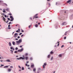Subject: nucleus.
I'll use <instances>...</instances> for the list:
<instances>
[{
	"mask_svg": "<svg viewBox=\"0 0 73 73\" xmlns=\"http://www.w3.org/2000/svg\"><path fill=\"white\" fill-rule=\"evenodd\" d=\"M53 53V51H51L50 52V54H52Z\"/></svg>",
	"mask_w": 73,
	"mask_h": 73,
	"instance_id": "aec40b11",
	"label": "nucleus"
},
{
	"mask_svg": "<svg viewBox=\"0 0 73 73\" xmlns=\"http://www.w3.org/2000/svg\"><path fill=\"white\" fill-rule=\"evenodd\" d=\"M20 48H22V46H20Z\"/></svg>",
	"mask_w": 73,
	"mask_h": 73,
	"instance_id": "680f3d73",
	"label": "nucleus"
},
{
	"mask_svg": "<svg viewBox=\"0 0 73 73\" xmlns=\"http://www.w3.org/2000/svg\"><path fill=\"white\" fill-rule=\"evenodd\" d=\"M10 26H11V25H8V27H10Z\"/></svg>",
	"mask_w": 73,
	"mask_h": 73,
	"instance_id": "8fccbe9b",
	"label": "nucleus"
},
{
	"mask_svg": "<svg viewBox=\"0 0 73 73\" xmlns=\"http://www.w3.org/2000/svg\"><path fill=\"white\" fill-rule=\"evenodd\" d=\"M23 36H24V35H21V37H23Z\"/></svg>",
	"mask_w": 73,
	"mask_h": 73,
	"instance_id": "e433bc0d",
	"label": "nucleus"
},
{
	"mask_svg": "<svg viewBox=\"0 0 73 73\" xmlns=\"http://www.w3.org/2000/svg\"><path fill=\"white\" fill-rule=\"evenodd\" d=\"M46 63H45L44 64V65H43V69H44V68H45V66H46Z\"/></svg>",
	"mask_w": 73,
	"mask_h": 73,
	"instance_id": "20e7f679",
	"label": "nucleus"
},
{
	"mask_svg": "<svg viewBox=\"0 0 73 73\" xmlns=\"http://www.w3.org/2000/svg\"><path fill=\"white\" fill-rule=\"evenodd\" d=\"M14 53H17V51H15Z\"/></svg>",
	"mask_w": 73,
	"mask_h": 73,
	"instance_id": "bb28decb",
	"label": "nucleus"
},
{
	"mask_svg": "<svg viewBox=\"0 0 73 73\" xmlns=\"http://www.w3.org/2000/svg\"><path fill=\"white\" fill-rule=\"evenodd\" d=\"M11 29V27H8V29Z\"/></svg>",
	"mask_w": 73,
	"mask_h": 73,
	"instance_id": "de8ad7c7",
	"label": "nucleus"
},
{
	"mask_svg": "<svg viewBox=\"0 0 73 73\" xmlns=\"http://www.w3.org/2000/svg\"><path fill=\"white\" fill-rule=\"evenodd\" d=\"M26 63H27V64H28L29 63V61H27L26 62Z\"/></svg>",
	"mask_w": 73,
	"mask_h": 73,
	"instance_id": "58836bf2",
	"label": "nucleus"
},
{
	"mask_svg": "<svg viewBox=\"0 0 73 73\" xmlns=\"http://www.w3.org/2000/svg\"><path fill=\"white\" fill-rule=\"evenodd\" d=\"M9 24H11V22H10Z\"/></svg>",
	"mask_w": 73,
	"mask_h": 73,
	"instance_id": "3c124183",
	"label": "nucleus"
},
{
	"mask_svg": "<svg viewBox=\"0 0 73 73\" xmlns=\"http://www.w3.org/2000/svg\"><path fill=\"white\" fill-rule=\"evenodd\" d=\"M38 24L39 25H40V22H39L38 23Z\"/></svg>",
	"mask_w": 73,
	"mask_h": 73,
	"instance_id": "bf43d9fd",
	"label": "nucleus"
},
{
	"mask_svg": "<svg viewBox=\"0 0 73 73\" xmlns=\"http://www.w3.org/2000/svg\"><path fill=\"white\" fill-rule=\"evenodd\" d=\"M15 40H18V38H15Z\"/></svg>",
	"mask_w": 73,
	"mask_h": 73,
	"instance_id": "c03bdc74",
	"label": "nucleus"
},
{
	"mask_svg": "<svg viewBox=\"0 0 73 73\" xmlns=\"http://www.w3.org/2000/svg\"><path fill=\"white\" fill-rule=\"evenodd\" d=\"M22 70H24V68L23 67H22Z\"/></svg>",
	"mask_w": 73,
	"mask_h": 73,
	"instance_id": "c85d7f7f",
	"label": "nucleus"
},
{
	"mask_svg": "<svg viewBox=\"0 0 73 73\" xmlns=\"http://www.w3.org/2000/svg\"><path fill=\"white\" fill-rule=\"evenodd\" d=\"M35 27H38V25H35Z\"/></svg>",
	"mask_w": 73,
	"mask_h": 73,
	"instance_id": "a878e982",
	"label": "nucleus"
},
{
	"mask_svg": "<svg viewBox=\"0 0 73 73\" xmlns=\"http://www.w3.org/2000/svg\"><path fill=\"white\" fill-rule=\"evenodd\" d=\"M16 32H17V33H18L19 32V31L18 30H17L16 31Z\"/></svg>",
	"mask_w": 73,
	"mask_h": 73,
	"instance_id": "ea45409f",
	"label": "nucleus"
},
{
	"mask_svg": "<svg viewBox=\"0 0 73 73\" xmlns=\"http://www.w3.org/2000/svg\"><path fill=\"white\" fill-rule=\"evenodd\" d=\"M35 66V65L34 64H32L31 65V68H33Z\"/></svg>",
	"mask_w": 73,
	"mask_h": 73,
	"instance_id": "4468645a",
	"label": "nucleus"
},
{
	"mask_svg": "<svg viewBox=\"0 0 73 73\" xmlns=\"http://www.w3.org/2000/svg\"><path fill=\"white\" fill-rule=\"evenodd\" d=\"M31 27H32V25H29V28H31Z\"/></svg>",
	"mask_w": 73,
	"mask_h": 73,
	"instance_id": "c756f323",
	"label": "nucleus"
},
{
	"mask_svg": "<svg viewBox=\"0 0 73 73\" xmlns=\"http://www.w3.org/2000/svg\"><path fill=\"white\" fill-rule=\"evenodd\" d=\"M17 35H18V33H16L14 35V36H17Z\"/></svg>",
	"mask_w": 73,
	"mask_h": 73,
	"instance_id": "5701e85b",
	"label": "nucleus"
},
{
	"mask_svg": "<svg viewBox=\"0 0 73 73\" xmlns=\"http://www.w3.org/2000/svg\"><path fill=\"white\" fill-rule=\"evenodd\" d=\"M57 43H58V46H59V44H60V43H60V42H58Z\"/></svg>",
	"mask_w": 73,
	"mask_h": 73,
	"instance_id": "a211bd4d",
	"label": "nucleus"
},
{
	"mask_svg": "<svg viewBox=\"0 0 73 73\" xmlns=\"http://www.w3.org/2000/svg\"><path fill=\"white\" fill-rule=\"evenodd\" d=\"M12 43H13V45H15V42H14V41H13L12 42Z\"/></svg>",
	"mask_w": 73,
	"mask_h": 73,
	"instance_id": "f8f14e48",
	"label": "nucleus"
},
{
	"mask_svg": "<svg viewBox=\"0 0 73 73\" xmlns=\"http://www.w3.org/2000/svg\"><path fill=\"white\" fill-rule=\"evenodd\" d=\"M50 55H48L47 56L48 58H50Z\"/></svg>",
	"mask_w": 73,
	"mask_h": 73,
	"instance_id": "412c9836",
	"label": "nucleus"
},
{
	"mask_svg": "<svg viewBox=\"0 0 73 73\" xmlns=\"http://www.w3.org/2000/svg\"><path fill=\"white\" fill-rule=\"evenodd\" d=\"M37 73H40L38 71H37Z\"/></svg>",
	"mask_w": 73,
	"mask_h": 73,
	"instance_id": "338daca9",
	"label": "nucleus"
},
{
	"mask_svg": "<svg viewBox=\"0 0 73 73\" xmlns=\"http://www.w3.org/2000/svg\"><path fill=\"white\" fill-rule=\"evenodd\" d=\"M11 49H13V47H11L10 48Z\"/></svg>",
	"mask_w": 73,
	"mask_h": 73,
	"instance_id": "473e14b6",
	"label": "nucleus"
},
{
	"mask_svg": "<svg viewBox=\"0 0 73 73\" xmlns=\"http://www.w3.org/2000/svg\"><path fill=\"white\" fill-rule=\"evenodd\" d=\"M7 20H10V19L9 18H8Z\"/></svg>",
	"mask_w": 73,
	"mask_h": 73,
	"instance_id": "a19ab883",
	"label": "nucleus"
},
{
	"mask_svg": "<svg viewBox=\"0 0 73 73\" xmlns=\"http://www.w3.org/2000/svg\"><path fill=\"white\" fill-rule=\"evenodd\" d=\"M64 45H62V46H61V48H62V47H64Z\"/></svg>",
	"mask_w": 73,
	"mask_h": 73,
	"instance_id": "13d9d810",
	"label": "nucleus"
},
{
	"mask_svg": "<svg viewBox=\"0 0 73 73\" xmlns=\"http://www.w3.org/2000/svg\"><path fill=\"white\" fill-rule=\"evenodd\" d=\"M4 66V65H2L1 66Z\"/></svg>",
	"mask_w": 73,
	"mask_h": 73,
	"instance_id": "e2e57ef3",
	"label": "nucleus"
},
{
	"mask_svg": "<svg viewBox=\"0 0 73 73\" xmlns=\"http://www.w3.org/2000/svg\"><path fill=\"white\" fill-rule=\"evenodd\" d=\"M3 11H3V12L4 13H5L6 11H5V9H3Z\"/></svg>",
	"mask_w": 73,
	"mask_h": 73,
	"instance_id": "6ab92c4d",
	"label": "nucleus"
},
{
	"mask_svg": "<svg viewBox=\"0 0 73 73\" xmlns=\"http://www.w3.org/2000/svg\"><path fill=\"white\" fill-rule=\"evenodd\" d=\"M4 68H8V66H4Z\"/></svg>",
	"mask_w": 73,
	"mask_h": 73,
	"instance_id": "2eb2a0df",
	"label": "nucleus"
},
{
	"mask_svg": "<svg viewBox=\"0 0 73 73\" xmlns=\"http://www.w3.org/2000/svg\"><path fill=\"white\" fill-rule=\"evenodd\" d=\"M5 9L6 11H7V12H9V8H6Z\"/></svg>",
	"mask_w": 73,
	"mask_h": 73,
	"instance_id": "0eeeda50",
	"label": "nucleus"
},
{
	"mask_svg": "<svg viewBox=\"0 0 73 73\" xmlns=\"http://www.w3.org/2000/svg\"><path fill=\"white\" fill-rule=\"evenodd\" d=\"M14 37H15V38L17 37V36H14Z\"/></svg>",
	"mask_w": 73,
	"mask_h": 73,
	"instance_id": "0e129e2a",
	"label": "nucleus"
},
{
	"mask_svg": "<svg viewBox=\"0 0 73 73\" xmlns=\"http://www.w3.org/2000/svg\"><path fill=\"white\" fill-rule=\"evenodd\" d=\"M5 17H7V15H5Z\"/></svg>",
	"mask_w": 73,
	"mask_h": 73,
	"instance_id": "6e6d98bb",
	"label": "nucleus"
},
{
	"mask_svg": "<svg viewBox=\"0 0 73 73\" xmlns=\"http://www.w3.org/2000/svg\"><path fill=\"white\" fill-rule=\"evenodd\" d=\"M66 36L64 37V40H65V39H66Z\"/></svg>",
	"mask_w": 73,
	"mask_h": 73,
	"instance_id": "4c0bfd02",
	"label": "nucleus"
},
{
	"mask_svg": "<svg viewBox=\"0 0 73 73\" xmlns=\"http://www.w3.org/2000/svg\"><path fill=\"white\" fill-rule=\"evenodd\" d=\"M30 60H33V58H32V57H31L30 58Z\"/></svg>",
	"mask_w": 73,
	"mask_h": 73,
	"instance_id": "cd10ccee",
	"label": "nucleus"
},
{
	"mask_svg": "<svg viewBox=\"0 0 73 73\" xmlns=\"http://www.w3.org/2000/svg\"><path fill=\"white\" fill-rule=\"evenodd\" d=\"M17 25H19L17 24L16 25V27H17Z\"/></svg>",
	"mask_w": 73,
	"mask_h": 73,
	"instance_id": "69168bd1",
	"label": "nucleus"
},
{
	"mask_svg": "<svg viewBox=\"0 0 73 73\" xmlns=\"http://www.w3.org/2000/svg\"><path fill=\"white\" fill-rule=\"evenodd\" d=\"M27 66L28 67H29V65H27Z\"/></svg>",
	"mask_w": 73,
	"mask_h": 73,
	"instance_id": "052dcab7",
	"label": "nucleus"
},
{
	"mask_svg": "<svg viewBox=\"0 0 73 73\" xmlns=\"http://www.w3.org/2000/svg\"><path fill=\"white\" fill-rule=\"evenodd\" d=\"M5 61H7V62H11L10 60L9 59H7L5 60Z\"/></svg>",
	"mask_w": 73,
	"mask_h": 73,
	"instance_id": "9d476101",
	"label": "nucleus"
},
{
	"mask_svg": "<svg viewBox=\"0 0 73 73\" xmlns=\"http://www.w3.org/2000/svg\"><path fill=\"white\" fill-rule=\"evenodd\" d=\"M20 36H18L17 37V38H20Z\"/></svg>",
	"mask_w": 73,
	"mask_h": 73,
	"instance_id": "603ef678",
	"label": "nucleus"
},
{
	"mask_svg": "<svg viewBox=\"0 0 73 73\" xmlns=\"http://www.w3.org/2000/svg\"><path fill=\"white\" fill-rule=\"evenodd\" d=\"M20 59H22V60H24V59H25V58H23L22 57H20L19 58H17V60H20Z\"/></svg>",
	"mask_w": 73,
	"mask_h": 73,
	"instance_id": "7ed1b4c3",
	"label": "nucleus"
},
{
	"mask_svg": "<svg viewBox=\"0 0 73 73\" xmlns=\"http://www.w3.org/2000/svg\"><path fill=\"white\" fill-rule=\"evenodd\" d=\"M9 45L10 46H12V44H11V42H9Z\"/></svg>",
	"mask_w": 73,
	"mask_h": 73,
	"instance_id": "1a4fd4ad",
	"label": "nucleus"
},
{
	"mask_svg": "<svg viewBox=\"0 0 73 73\" xmlns=\"http://www.w3.org/2000/svg\"><path fill=\"white\" fill-rule=\"evenodd\" d=\"M37 15H38V14H36L34 16L35 18H38V17H37Z\"/></svg>",
	"mask_w": 73,
	"mask_h": 73,
	"instance_id": "423d86ee",
	"label": "nucleus"
},
{
	"mask_svg": "<svg viewBox=\"0 0 73 73\" xmlns=\"http://www.w3.org/2000/svg\"><path fill=\"white\" fill-rule=\"evenodd\" d=\"M21 32H24V31L23 30H22Z\"/></svg>",
	"mask_w": 73,
	"mask_h": 73,
	"instance_id": "5fc2aeb1",
	"label": "nucleus"
},
{
	"mask_svg": "<svg viewBox=\"0 0 73 73\" xmlns=\"http://www.w3.org/2000/svg\"><path fill=\"white\" fill-rule=\"evenodd\" d=\"M28 55V54L27 53H26L25 54V56H27Z\"/></svg>",
	"mask_w": 73,
	"mask_h": 73,
	"instance_id": "b1692460",
	"label": "nucleus"
},
{
	"mask_svg": "<svg viewBox=\"0 0 73 73\" xmlns=\"http://www.w3.org/2000/svg\"><path fill=\"white\" fill-rule=\"evenodd\" d=\"M10 19H11L10 20L11 21H13V20H14V19L13 18V17H12V16H11L10 17Z\"/></svg>",
	"mask_w": 73,
	"mask_h": 73,
	"instance_id": "f03ea898",
	"label": "nucleus"
},
{
	"mask_svg": "<svg viewBox=\"0 0 73 73\" xmlns=\"http://www.w3.org/2000/svg\"><path fill=\"white\" fill-rule=\"evenodd\" d=\"M15 50H17L18 49V48L17 47H16L15 48Z\"/></svg>",
	"mask_w": 73,
	"mask_h": 73,
	"instance_id": "2f4dec72",
	"label": "nucleus"
},
{
	"mask_svg": "<svg viewBox=\"0 0 73 73\" xmlns=\"http://www.w3.org/2000/svg\"><path fill=\"white\" fill-rule=\"evenodd\" d=\"M10 68H11V69H12V68H13V66H11L10 67Z\"/></svg>",
	"mask_w": 73,
	"mask_h": 73,
	"instance_id": "393cba45",
	"label": "nucleus"
},
{
	"mask_svg": "<svg viewBox=\"0 0 73 73\" xmlns=\"http://www.w3.org/2000/svg\"><path fill=\"white\" fill-rule=\"evenodd\" d=\"M5 5H6V6H7V4H6V3H5Z\"/></svg>",
	"mask_w": 73,
	"mask_h": 73,
	"instance_id": "49530a36",
	"label": "nucleus"
},
{
	"mask_svg": "<svg viewBox=\"0 0 73 73\" xmlns=\"http://www.w3.org/2000/svg\"><path fill=\"white\" fill-rule=\"evenodd\" d=\"M22 42V39H19V41H16V42L18 44L20 43V42Z\"/></svg>",
	"mask_w": 73,
	"mask_h": 73,
	"instance_id": "f257e3e1",
	"label": "nucleus"
},
{
	"mask_svg": "<svg viewBox=\"0 0 73 73\" xmlns=\"http://www.w3.org/2000/svg\"><path fill=\"white\" fill-rule=\"evenodd\" d=\"M19 35H22V33H19Z\"/></svg>",
	"mask_w": 73,
	"mask_h": 73,
	"instance_id": "37998d69",
	"label": "nucleus"
},
{
	"mask_svg": "<svg viewBox=\"0 0 73 73\" xmlns=\"http://www.w3.org/2000/svg\"><path fill=\"white\" fill-rule=\"evenodd\" d=\"M9 15H10V16H11V15H12V14H11V13H9Z\"/></svg>",
	"mask_w": 73,
	"mask_h": 73,
	"instance_id": "72a5a7b5",
	"label": "nucleus"
},
{
	"mask_svg": "<svg viewBox=\"0 0 73 73\" xmlns=\"http://www.w3.org/2000/svg\"><path fill=\"white\" fill-rule=\"evenodd\" d=\"M62 25H64V23H63L62 24Z\"/></svg>",
	"mask_w": 73,
	"mask_h": 73,
	"instance_id": "f704fd0d",
	"label": "nucleus"
},
{
	"mask_svg": "<svg viewBox=\"0 0 73 73\" xmlns=\"http://www.w3.org/2000/svg\"><path fill=\"white\" fill-rule=\"evenodd\" d=\"M53 57H51V60H53Z\"/></svg>",
	"mask_w": 73,
	"mask_h": 73,
	"instance_id": "7c9ffc66",
	"label": "nucleus"
},
{
	"mask_svg": "<svg viewBox=\"0 0 73 73\" xmlns=\"http://www.w3.org/2000/svg\"><path fill=\"white\" fill-rule=\"evenodd\" d=\"M70 1H71L70 0H69L67 2L68 3H70Z\"/></svg>",
	"mask_w": 73,
	"mask_h": 73,
	"instance_id": "f3484780",
	"label": "nucleus"
},
{
	"mask_svg": "<svg viewBox=\"0 0 73 73\" xmlns=\"http://www.w3.org/2000/svg\"><path fill=\"white\" fill-rule=\"evenodd\" d=\"M3 20L4 21H5V18L4 17H3Z\"/></svg>",
	"mask_w": 73,
	"mask_h": 73,
	"instance_id": "4be33fe9",
	"label": "nucleus"
},
{
	"mask_svg": "<svg viewBox=\"0 0 73 73\" xmlns=\"http://www.w3.org/2000/svg\"><path fill=\"white\" fill-rule=\"evenodd\" d=\"M28 69H30V68H28Z\"/></svg>",
	"mask_w": 73,
	"mask_h": 73,
	"instance_id": "774afa93",
	"label": "nucleus"
},
{
	"mask_svg": "<svg viewBox=\"0 0 73 73\" xmlns=\"http://www.w3.org/2000/svg\"><path fill=\"white\" fill-rule=\"evenodd\" d=\"M36 69L35 68H34L33 69V71L35 73H36Z\"/></svg>",
	"mask_w": 73,
	"mask_h": 73,
	"instance_id": "6e6552de",
	"label": "nucleus"
},
{
	"mask_svg": "<svg viewBox=\"0 0 73 73\" xmlns=\"http://www.w3.org/2000/svg\"><path fill=\"white\" fill-rule=\"evenodd\" d=\"M25 59L26 60H28V56L26 57Z\"/></svg>",
	"mask_w": 73,
	"mask_h": 73,
	"instance_id": "dca6fc26",
	"label": "nucleus"
},
{
	"mask_svg": "<svg viewBox=\"0 0 73 73\" xmlns=\"http://www.w3.org/2000/svg\"><path fill=\"white\" fill-rule=\"evenodd\" d=\"M10 51L11 52H12V53H13V50H10Z\"/></svg>",
	"mask_w": 73,
	"mask_h": 73,
	"instance_id": "c9c22d12",
	"label": "nucleus"
},
{
	"mask_svg": "<svg viewBox=\"0 0 73 73\" xmlns=\"http://www.w3.org/2000/svg\"><path fill=\"white\" fill-rule=\"evenodd\" d=\"M8 72H11V68H8Z\"/></svg>",
	"mask_w": 73,
	"mask_h": 73,
	"instance_id": "9b49d317",
	"label": "nucleus"
},
{
	"mask_svg": "<svg viewBox=\"0 0 73 73\" xmlns=\"http://www.w3.org/2000/svg\"><path fill=\"white\" fill-rule=\"evenodd\" d=\"M25 65V66H27L28 65V64H26Z\"/></svg>",
	"mask_w": 73,
	"mask_h": 73,
	"instance_id": "09e8293b",
	"label": "nucleus"
},
{
	"mask_svg": "<svg viewBox=\"0 0 73 73\" xmlns=\"http://www.w3.org/2000/svg\"><path fill=\"white\" fill-rule=\"evenodd\" d=\"M62 54H60L59 55V56L60 57H62Z\"/></svg>",
	"mask_w": 73,
	"mask_h": 73,
	"instance_id": "ddd939ff",
	"label": "nucleus"
},
{
	"mask_svg": "<svg viewBox=\"0 0 73 73\" xmlns=\"http://www.w3.org/2000/svg\"><path fill=\"white\" fill-rule=\"evenodd\" d=\"M19 68H20V69H21V67H20V66H19Z\"/></svg>",
	"mask_w": 73,
	"mask_h": 73,
	"instance_id": "a18cd8bd",
	"label": "nucleus"
},
{
	"mask_svg": "<svg viewBox=\"0 0 73 73\" xmlns=\"http://www.w3.org/2000/svg\"><path fill=\"white\" fill-rule=\"evenodd\" d=\"M23 50V48H22L21 49H19L18 50V52H22Z\"/></svg>",
	"mask_w": 73,
	"mask_h": 73,
	"instance_id": "39448f33",
	"label": "nucleus"
},
{
	"mask_svg": "<svg viewBox=\"0 0 73 73\" xmlns=\"http://www.w3.org/2000/svg\"><path fill=\"white\" fill-rule=\"evenodd\" d=\"M9 21H6V23H8V22Z\"/></svg>",
	"mask_w": 73,
	"mask_h": 73,
	"instance_id": "4d7b16f0",
	"label": "nucleus"
},
{
	"mask_svg": "<svg viewBox=\"0 0 73 73\" xmlns=\"http://www.w3.org/2000/svg\"><path fill=\"white\" fill-rule=\"evenodd\" d=\"M30 20H32V18H30Z\"/></svg>",
	"mask_w": 73,
	"mask_h": 73,
	"instance_id": "864d4df0",
	"label": "nucleus"
},
{
	"mask_svg": "<svg viewBox=\"0 0 73 73\" xmlns=\"http://www.w3.org/2000/svg\"><path fill=\"white\" fill-rule=\"evenodd\" d=\"M18 31H20V29H18Z\"/></svg>",
	"mask_w": 73,
	"mask_h": 73,
	"instance_id": "79ce46f5",
	"label": "nucleus"
}]
</instances>
